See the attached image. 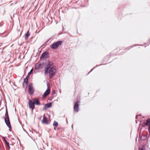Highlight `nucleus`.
I'll use <instances>...</instances> for the list:
<instances>
[{
    "label": "nucleus",
    "mask_w": 150,
    "mask_h": 150,
    "mask_svg": "<svg viewBox=\"0 0 150 150\" xmlns=\"http://www.w3.org/2000/svg\"><path fill=\"white\" fill-rule=\"evenodd\" d=\"M44 71L45 74L48 73L49 74V77L50 79H52L54 76L56 69L55 67L53 66L52 62H48L44 69Z\"/></svg>",
    "instance_id": "obj_1"
},
{
    "label": "nucleus",
    "mask_w": 150,
    "mask_h": 150,
    "mask_svg": "<svg viewBox=\"0 0 150 150\" xmlns=\"http://www.w3.org/2000/svg\"><path fill=\"white\" fill-rule=\"evenodd\" d=\"M62 43V41H59L56 42H54L51 44L50 47L52 49H57L59 46L61 45Z\"/></svg>",
    "instance_id": "obj_2"
},
{
    "label": "nucleus",
    "mask_w": 150,
    "mask_h": 150,
    "mask_svg": "<svg viewBox=\"0 0 150 150\" xmlns=\"http://www.w3.org/2000/svg\"><path fill=\"white\" fill-rule=\"evenodd\" d=\"M4 121L6 125L9 128V130L11 131V126L9 118L5 117Z\"/></svg>",
    "instance_id": "obj_3"
},
{
    "label": "nucleus",
    "mask_w": 150,
    "mask_h": 150,
    "mask_svg": "<svg viewBox=\"0 0 150 150\" xmlns=\"http://www.w3.org/2000/svg\"><path fill=\"white\" fill-rule=\"evenodd\" d=\"M29 108L33 110L35 108L34 102L33 100H30L28 102Z\"/></svg>",
    "instance_id": "obj_4"
},
{
    "label": "nucleus",
    "mask_w": 150,
    "mask_h": 150,
    "mask_svg": "<svg viewBox=\"0 0 150 150\" xmlns=\"http://www.w3.org/2000/svg\"><path fill=\"white\" fill-rule=\"evenodd\" d=\"M28 91L29 94L31 95H32L34 92V90L32 84L31 83L29 84V85Z\"/></svg>",
    "instance_id": "obj_5"
},
{
    "label": "nucleus",
    "mask_w": 150,
    "mask_h": 150,
    "mask_svg": "<svg viewBox=\"0 0 150 150\" xmlns=\"http://www.w3.org/2000/svg\"><path fill=\"white\" fill-rule=\"evenodd\" d=\"M48 54V53L47 52H43L40 57V59H42V58H47Z\"/></svg>",
    "instance_id": "obj_6"
},
{
    "label": "nucleus",
    "mask_w": 150,
    "mask_h": 150,
    "mask_svg": "<svg viewBox=\"0 0 150 150\" xmlns=\"http://www.w3.org/2000/svg\"><path fill=\"white\" fill-rule=\"evenodd\" d=\"M42 122L44 124L47 125L48 124L47 118L45 116V115H43V119L42 121Z\"/></svg>",
    "instance_id": "obj_7"
},
{
    "label": "nucleus",
    "mask_w": 150,
    "mask_h": 150,
    "mask_svg": "<svg viewBox=\"0 0 150 150\" xmlns=\"http://www.w3.org/2000/svg\"><path fill=\"white\" fill-rule=\"evenodd\" d=\"M79 102H77L74 104V110L78 112L79 111Z\"/></svg>",
    "instance_id": "obj_8"
},
{
    "label": "nucleus",
    "mask_w": 150,
    "mask_h": 150,
    "mask_svg": "<svg viewBox=\"0 0 150 150\" xmlns=\"http://www.w3.org/2000/svg\"><path fill=\"white\" fill-rule=\"evenodd\" d=\"M50 89H48L47 90H46V91L44 93L43 96V97L44 98L46 97L47 95L50 93Z\"/></svg>",
    "instance_id": "obj_9"
},
{
    "label": "nucleus",
    "mask_w": 150,
    "mask_h": 150,
    "mask_svg": "<svg viewBox=\"0 0 150 150\" xmlns=\"http://www.w3.org/2000/svg\"><path fill=\"white\" fill-rule=\"evenodd\" d=\"M52 106V103H48L45 104L44 107V109H45L47 108H49Z\"/></svg>",
    "instance_id": "obj_10"
},
{
    "label": "nucleus",
    "mask_w": 150,
    "mask_h": 150,
    "mask_svg": "<svg viewBox=\"0 0 150 150\" xmlns=\"http://www.w3.org/2000/svg\"><path fill=\"white\" fill-rule=\"evenodd\" d=\"M42 65L41 64H39L36 65L35 66V69H39L42 68Z\"/></svg>",
    "instance_id": "obj_11"
},
{
    "label": "nucleus",
    "mask_w": 150,
    "mask_h": 150,
    "mask_svg": "<svg viewBox=\"0 0 150 150\" xmlns=\"http://www.w3.org/2000/svg\"><path fill=\"white\" fill-rule=\"evenodd\" d=\"M33 102H34V104L37 105H40L39 101L38 99H33Z\"/></svg>",
    "instance_id": "obj_12"
},
{
    "label": "nucleus",
    "mask_w": 150,
    "mask_h": 150,
    "mask_svg": "<svg viewBox=\"0 0 150 150\" xmlns=\"http://www.w3.org/2000/svg\"><path fill=\"white\" fill-rule=\"evenodd\" d=\"M5 142L6 145V149H8L9 150L10 149V146L8 142L6 140H5Z\"/></svg>",
    "instance_id": "obj_13"
},
{
    "label": "nucleus",
    "mask_w": 150,
    "mask_h": 150,
    "mask_svg": "<svg viewBox=\"0 0 150 150\" xmlns=\"http://www.w3.org/2000/svg\"><path fill=\"white\" fill-rule=\"evenodd\" d=\"M145 125L148 126H150V119L148 118L147 119Z\"/></svg>",
    "instance_id": "obj_14"
},
{
    "label": "nucleus",
    "mask_w": 150,
    "mask_h": 150,
    "mask_svg": "<svg viewBox=\"0 0 150 150\" xmlns=\"http://www.w3.org/2000/svg\"><path fill=\"white\" fill-rule=\"evenodd\" d=\"M30 35V34L29 33V31H28L27 32V33L25 34V39L26 40H27L29 36Z\"/></svg>",
    "instance_id": "obj_15"
},
{
    "label": "nucleus",
    "mask_w": 150,
    "mask_h": 150,
    "mask_svg": "<svg viewBox=\"0 0 150 150\" xmlns=\"http://www.w3.org/2000/svg\"><path fill=\"white\" fill-rule=\"evenodd\" d=\"M28 82V80H25L24 79V81L23 83V87H24V83H25V84L26 86H27V85Z\"/></svg>",
    "instance_id": "obj_16"
},
{
    "label": "nucleus",
    "mask_w": 150,
    "mask_h": 150,
    "mask_svg": "<svg viewBox=\"0 0 150 150\" xmlns=\"http://www.w3.org/2000/svg\"><path fill=\"white\" fill-rule=\"evenodd\" d=\"M5 116V117L9 118L7 108H6Z\"/></svg>",
    "instance_id": "obj_17"
},
{
    "label": "nucleus",
    "mask_w": 150,
    "mask_h": 150,
    "mask_svg": "<svg viewBox=\"0 0 150 150\" xmlns=\"http://www.w3.org/2000/svg\"><path fill=\"white\" fill-rule=\"evenodd\" d=\"M58 125V122L56 121H54V123H53V126L54 127H57Z\"/></svg>",
    "instance_id": "obj_18"
},
{
    "label": "nucleus",
    "mask_w": 150,
    "mask_h": 150,
    "mask_svg": "<svg viewBox=\"0 0 150 150\" xmlns=\"http://www.w3.org/2000/svg\"><path fill=\"white\" fill-rule=\"evenodd\" d=\"M146 138L147 137L146 136L143 135L141 137V139L142 140L144 141L146 139Z\"/></svg>",
    "instance_id": "obj_19"
},
{
    "label": "nucleus",
    "mask_w": 150,
    "mask_h": 150,
    "mask_svg": "<svg viewBox=\"0 0 150 150\" xmlns=\"http://www.w3.org/2000/svg\"><path fill=\"white\" fill-rule=\"evenodd\" d=\"M17 2V1H14V3H12L11 4H10V5H11V6H12V5H13L15 4H16Z\"/></svg>",
    "instance_id": "obj_20"
},
{
    "label": "nucleus",
    "mask_w": 150,
    "mask_h": 150,
    "mask_svg": "<svg viewBox=\"0 0 150 150\" xmlns=\"http://www.w3.org/2000/svg\"><path fill=\"white\" fill-rule=\"evenodd\" d=\"M47 43V42H46L44 44H43L41 47H42V48H43L46 45V43Z\"/></svg>",
    "instance_id": "obj_21"
},
{
    "label": "nucleus",
    "mask_w": 150,
    "mask_h": 150,
    "mask_svg": "<svg viewBox=\"0 0 150 150\" xmlns=\"http://www.w3.org/2000/svg\"><path fill=\"white\" fill-rule=\"evenodd\" d=\"M139 150H145V148L144 147H142L141 148H140Z\"/></svg>",
    "instance_id": "obj_22"
},
{
    "label": "nucleus",
    "mask_w": 150,
    "mask_h": 150,
    "mask_svg": "<svg viewBox=\"0 0 150 150\" xmlns=\"http://www.w3.org/2000/svg\"><path fill=\"white\" fill-rule=\"evenodd\" d=\"M33 69H32L30 71V72L28 73V74L29 75L33 71Z\"/></svg>",
    "instance_id": "obj_23"
},
{
    "label": "nucleus",
    "mask_w": 150,
    "mask_h": 150,
    "mask_svg": "<svg viewBox=\"0 0 150 150\" xmlns=\"http://www.w3.org/2000/svg\"><path fill=\"white\" fill-rule=\"evenodd\" d=\"M28 76L26 77V78L24 79L28 80Z\"/></svg>",
    "instance_id": "obj_24"
},
{
    "label": "nucleus",
    "mask_w": 150,
    "mask_h": 150,
    "mask_svg": "<svg viewBox=\"0 0 150 150\" xmlns=\"http://www.w3.org/2000/svg\"><path fill=\"white\" fill-rule=\"evenodd\" d=\"M149 130H148V131H149V132L150 133V126H149Z\"/></svg>",
    "instance_id": "obj_25"
},
{
    "label": "nucleus",
    "mask_w": 150,
    "mask_h": 150,
    "mask_svg": "<svg viewBox=\"0 0 150 150\" xmlns=\"http://www.w3.org/2000/svg\"><path fill=\"white\" fill-rule=\"evenodd\" d=\"M55 91H52V93L53 94H54L55 93Z\"/></svg>",
    "instance_id": "obj_26"
},
{
    "label": "nucleus",
    "mask_w": 150,
    "mask_h": 150,
    "mask_svg": "<svg viewBox=\"0 0 150 150\" xmlns=\"http://www.w3.org/2000/svg\"><path fill=\"white\" fill-rule=\"evenodd\" d=\"M3 138H4V140L5 141V140H6L5 137H3Z\"/></svg>",
    "instance_id": "obj_27"
},
{
    "label": "nucleus",
    "mask_w": 150,
    "mask_h": 150,
    "mask_svg": "<svg viewBox=\"0 0 150 150\" xmlns=\"http://www.w3.org/2000/svg\"><path fill=\"white\" fill-rule=\"evenodd\" d=\"M13 0H11V1H10V3H11V2H13Z\"/></svg>",
    "instance_id": "obj_28"
},
{
    "label": "nucleus",
    "mask_w": 150,
    "mask_h": 150,
    "mask_svg": "<svg viewBox=\"0 0 150 150\" xmlns=\"http://www.w3.org/2000/svg\"><path fill=\"white\" fill-rule=\"evenodd\" d=\"M54 129L55 130H56L55 127H54Z\"/></svg>",
    "instance_id": "obj_29"
},
{
    "label": "nucleus",
    "mask_w": 150,
    "mask_h": 150,
    "mask_svg": "<svg viewBox=\"0 0 150 150\" xmlns=\"http://www.w3.org/2000/svg\"><path fill=\"white\" fill-rule=\"evenodd\" d=\"M93 69H91V70L90 71V72L91 71L93 70Z\"/></svg>",
    "instance_id": "obj_30"
},
{
    "label": "nucleus",
    "mask_w": 150,
    "mask_h": 150,
    "mask_svg": "<svg viewBox=\"0 0 150 150\" xmlns=\"http://www.w3.org/2000/svg\"><path fill=\"white\" fill-rule=\"evenodd\" d=\"M72 128H73V125H72Z\"/></svg>",
    "instance_id": "obj_31"
}]
</instances>
